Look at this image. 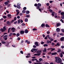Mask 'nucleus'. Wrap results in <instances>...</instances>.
I'll list each match as a JSON object with an SVG mask.
<instances>
[{
	"instance_id": "69168bd1",
	"label": "nucleus",
	"mask_w": 64,
	"mask_h": 64,
	"mask_svg": "<svg viewBox=\"0 0 64 64\" xmlns=\"http://www.w3.org/2000/svg\"><path fill=\"white\" fill-rule=\"evenodd\" d=\"M29 57H30V56H26V58H29Z\"/></svg>"
},
{
	"instance_id": "20e7f679",
	"label": "nucleus",
	"mask_w": 64,
	"mask_h": 64,
	"mask_svg": "<svg viewBox=\"0 0 64 64\" xmlns=\"http://www.w3.org/2000/svg\"><path fill=\"white\" fill-rule=\"evenodd\" d=\"M57 54V52H54L52 53H51V55H56V54Z\"/></svg>"
},
{
	"instance_id": "ea45409f",
	"label": "nucleus",
	"mask_w": 64,
	"mask_h": 64,
	"mask_svg": "<svg viewBox=\"0 0 64 64\" xmlns=\"http://www.w3.org/2000/svg\"><path fill=\"white\" fill-rule=\"evenodd\" d=\"M61 50L60 49H58V50L57 51L58 52H61Z\"/></svg>"
},
{
	"instance_id": "79ce46f5",
	"label": "nucleus",
	"mask_w": 64,
	"mask_h": 64,
	"mask_svg": "<svg viewBox=\"0 0 64 64\" xmlns=\"http://www.w3.org/2000/svg\"><path fill=\"white\" fill-rule=\"evenodd\" d=\"M37 9H39L40 8V6H37Z\"/></svg>"
},
{
	"instance_id": "8fccbe9b",
	"label": "nucleus",
	"mask_w": 64,
	"mask_h": 64,
	"mask_svg": "<svg viewBox=\"0 0 64 64\" xmlns=\"http://www.w3.org/2000/svg\"><path fill=\"white\" fill-rule=\"evenodd\" d=\"M56 45L58 46H60V44L58 43H57L56 44Z\"/></svg>"
},
{
	"instance_id": "680f3d73",
	"label": "nucleus",
	"mask_w": 64,
	"mask_h": 64,
	"mask_svg": "<svg viewBox=\"0 0 64 64\" xmlns=\"http://www.w3.org/2000/svg\"><path fill=\"white\" fill-rule=\"evenodd\" d=\"M50 41H53V39L52 38H51L50 40Z\"/></svg>"
},
{
	"instance_id": "58836bf2",
	"label": "nucleus",
	"mask_w": 64,
	"mask_h": 64,
	"mask_svg": "<svg viewBox=\"0 0 64 64\" xmlns=\"http://www.w3.org/2000/svg\"><path fill=\"white\" fill-rule=\"evenodd\" d=\"M20 39H21V38H20V37H18L17 38V40L18 41H19V40H20Z\"/></svg>"
},
{
	"instance_id": "393cba45",
	"label": "nucleus",
	"mask_w": 64,
	"mask_h": 64,
	"mask_svg": "<svg viewBox=\"0 0 64 64\" xmlns=\"http://www.w3.org/2000/svg\"><path fill=\"white\" fill-rule=\"evenodd\" d=\"M1 43L2 44H5V43H6V42L2 41L1 42Z\"/></svg>"
},
{
	"instance_id": "4d7b16f0",
	"label": "nucleus",
	"mask_w": 64,
	"mask_h": 64,
	"mask_svg": "<svg viewBox=\"0 0 64 64\" xmlns=\"http://www.w3.org/2000/svg\"><path fill=\"white\" fill-rule=\"evenodd\" d=\"M46 5L48 6H49V3H47L46 4Z\"/></svg>"
},
{
	"instance_id": "b1692460",
	"label": "nucleus",
	"mask_w": 64,
	"mask_h": 64,
	"mask_svg": "<svg viewBox=\"0 0 64 64\" xmlns=\"http://www.w3.org/2000/svg\"><path fill=\"white\" fill-rule=\"evenodd\" d=\"M52 50H51L50 51H54V50H55V48H52Z\"/></svg>"
},
{
	"instance_id": "49530a36",
	"label": "nucleus",
	"mask_w": 64,
	"mask_h": 64,
	"mask_svg": "<svg viewBox=\"0 0 64 64\" xmlns=\"http://www.w3.org/2000/svg\"><path fill=\"white\" fill-rule=\"evenodd\" d=\"M37 28H34L32 29V30L34 31H35V30H37Z\"/></svg>"
},
{
	"instance_id": "09e8293b",
	"label": "nucleus",
	"mask_w": 64,
	"mask_h": 64,
	"mask_svg": "<svg viewBox=\"0 0 64 64\" xmlns=\"http://www.w3.org/2000/svg\"><path fill=\"white\" fill-rule=\"evenodd\" d=\"M54 44H55L53 42H52V46H54Z\"/></svg>"
},
{
	"instance_id": "f03ea898",
	"label": "nucleus",
	"mask_w": 64,
	"mask_h": 64,
	"mask_svg": "<svg viewBox=\"0 0 64 64\" xmlns=\"http://www.w3.org/2000/svg\"><path fill=\"white\" fill-rule=\"evenodd\" d=\"M20 4H19V3H18L17 4V8L18 9H20Z\"/></svg>"
},
{
	"instance_id": "338daca9",
	"label": "nucleus",
	"mask_w": 64,
	"mask_h": 64,
	"mask_svg": "<svg viewBox=\"0 0 64 64\" xmlns=\"http://www.w3.org/2000/svg\"><path fill=\"white\" fill-rule=\"evenodd\" d=\"M60 35H62V36H63L64 35V34H63L62 33H60Z\"/></svg>"
},
{
	"instance_id": "bb28decb",
	"label": "nucleus",
	"mask_w": 64,
	"mask_h": 64,
	"mask_svg": "<svg viewBox=\"0 0 64 64\" xmlns=\"http://www.w3.org/2000/svg\"><path fill=\"white\" fill-rule=\"evenodd\" d=\"M61 18L62 19H63L64 18V15H62V16H61Z\"/></svg>"
},
{
	"instance_id": "72a5a7b5",
	"label": "nucleus",
	"mask_w": 64,
	"mask_h": 64,
	"mask_svg": "<svg viewBox=\"0 0 64 64\" xmlns=\"http://www.w3.org/2000/svg\"><path fill=\"white\" fill-rule=\"evenodd\" d=\"M0 30H1L2 32H4L5 31V30H4V29H0Z\"/></svg>"
},
{
	"instance_id": "aec40b11",
	"label": "nucleus",
	"mask_w": 64,
	"mask_h": 64,
	"mask_svg": "<svg viewBox=\"0 0 64 64\" xmlns=\"http://www.w3.org/2000/svg\"><path fill=\"white\" fill-rule=\"evenodd\" d=\"M46 27H50L47 24H46Z\"/></svg>"
},
{
	"instance_id": "6e6d98bb",
	"label": "nucleus",
	"mask_w": 64,
	"mask_h": 64,
	"mask_svg": "<svg viewBox=\"0 0 64 64\" xmlns=\"http://www.w3.org/2000/svg\"><path fill=\"white\" fill-rule=\"evenodd\" d=\"M61 47L62 49L64 48V46H61Z\"/></svg>"
},
{
	"instance_id": "0e129e2a",
	"label": "nucleus",
	"mask_w": 64,
	"mask_h": 64,
	"mask_svg": "<svg viewBox=\"0 0 64 64\" xmlns=\"http://www.w3.org/2000/svg\"><path fill=\"white\" fill-rule=\"evenodd\" d=\"M38 10H39V11H40V12H42V11H41V8H39Z\"/></svg>"
},
{
	"instance_id": "a19ab883",
	"label": "nucleus",
	"mask_w": 64,
	"mask_h": 64,
	"mask_svg": "<svg viewBox=\"0 0 64 64\" xmlns=\"http://www.w3.org/2000/svg\"><path fill=\"white\" fill-rule=\"evenodd\" d=\"M26 9H27V8L26 7H24L23 8V10H26Z\"/></svg>"
},
{
	"instance_id": "7ed1b4c3",
	"label": "nucleus",
	"mask_w": 64,
	"mask_h": 64,
	"mask_svg": "<svg viewBox=\"0 0 64 64\" xmlns=\"http://www.w3.org/2000/svg\"><path fill=\"white\" fill-rule=\"evenodd\" d=\"M11 30H12V32H14L16 30V29L14 28H11Z\"/></svg>"
},
{
	"instance_id": "13d9d810",
	"label": "nucleus",
	"mask_w": 64,
	"mask_h": 64,
	"mask_svg": "<svg viewBox=\"0 0 64 64\" xmlns=\"http://www.w3.org/2000/svg\"><path fill=\"white\" fill-rule=\"evenodd\" d=\"M49 2L50 3H52L53 2V1L52 0H50L49 1Z\"/></svg>"
},
{
	"instance_id": "603ef678",
	"label": "nucleus",
	"mask_w": 64,
	"mask_h": 64,
	"mask_svg": "<svg viewBox=\"0 0 64 64\" xmlns=\"http://www.w3.org/2000/svg\"><path fill=\"white\" fill-rule=\"evenodd\" d=\"M62 31L63 33H64V29H62Z\"/></svg>"
},
{
	"instance_id": "412c9836",
	"label": "nucleus",
	"mask_w": 64,
	"mask_h": 64,
	"mask_svg": "<svg viewBox=\"0 0 64 64\" xmlns=\"http://www.w3.org/2000/svg\"><path fill=\"white\" fill-rule=\"evenodd\" d=\"M24 21L25 22H28V20L27 18H26L25 19Z\"/></svg>"
},
{
	"instance_id": "37998d69",
	"label": "nucleus",
	"mask_w": 64,
	"mask_h": 64,
	"mask_svg": "<svg viewBox=\"0 0 64 64\" xmlns=\"http://www.w3.org/2000/svg\"><path fill=\"white\" fill-rule=\"evenodd\" d=\"M22 26H25V24L24 23H23L22 24Z\"/></svg>"
},
{
	"instance_id": "4be33fe9",
	"label": "nucleus",
	"mask_w": 64,
	"mask_h": 64,
	"mask_svg": "<svg viewBox=\"0 0 64 64\" xmlns=\"http://www.w3.org/2000/svg\"><path fill=\"white\" fill-rule=\"evenodd\" d=\"M12 34H13L12 32L10 33V34H9V36H12Z\"/></svg>"
},
{
	"instance_id": "2f4dec72",
	"label": "nucleus",
	"mask_w": 64,
	"mask_h": 64,
	"mask_svg": "<svg viewBox=\"0 0 64 64\" xmlns=\"http://www.w3.org/2000/svg\"><path fill=\"white\" fill-rule=\"evenodd\" d=\"M38 5L39 6H41V4L38 3Z\"/></svg>"
},
{
	"instance_id": "864d4df0",
	"label": "nucleus",
	"mask_w": 64,
	"mask_h": 64,
	"mask_svg": "<svg viewBox=\"0 0 64 64\" xmlns=\"http://www.w3.org/2000/svg\"><path fill=\"white\" fill-rule=\"evenodd\" d=\"M20 53L21 54H23V52L21 50L20 51Z\"/></svg>"
},
{
	"instance_id": "c85d7f7f",
	"label": "nucleus",
	"mask_w": 64,
	"mask_h": 64,
	"mask_svg": "<svg viewBox=\"0 0 64 64\" xmlns=\"http://www.w3.org/2000/svg\"><path fill=\"white\" fill-rule=\"evenodd\" d=\"M43 46L44 47H47V46H48V45L47 44H44Z\"/></svg>"
},
{
	"instance_id": "052dcab7",
	"label": "nucleus",
	"mask_w": 64,
	"mask_h": 64,
	"mask_svg": "<svg viewBox=\"0 0 64 64\" xmlns=\"http://www.w3.org/2000/svg\"><path fill=\"white\" fill-rule=\"evenodd\" d=\"M44 42H41L40 44H44Z\"/></svg>"
},
{
	"instance_id": "f3484780",
	"label": "nucleus",
	"mask_w": 64,
	"mask_h": 64,
	"mask_svg": "<svg viewBox=\"0 0 64 64\" xmlns=\"http://www.w3.org/2000/svg\"><path fill=\"white\" fill-rule=\"evenodd\" d=\"M60 57L61 58H62L63 56V54H62V53H61L60 54Z\"/></svg>"
},
{
	"instance_id": "a878e982",
	"label": "nucleus",
	"mask_w": 64,
	"mask_h": 64,
	"mask_svg": "<svg viewBox=\"0 0 64 64\" xmlns=\"http://www.w3.org/2000/svg\"><path fill=\"white\" fill-rule=\"evenodd\" d=\"M26 14H29V13H30V12L28 10L26 11Z\"/></svg>"
},
{
	"instance_id": "9d476101",
	"label": "nucleus",
	"mask_w": 64,
	"mask_h": 64,
	"mask_svg": "<svg viewBox=\"0 0 64 64\" xmlns=\"http://www.w3.org/2000/svg\"><path fill=\"white\" fill-rule=\"evenodd\" d=\"M24 32L25 33H28V30H24Z\"/></svg>"
},
{
	"instance_id": "7c9ffc66",
	"label": "nucleus",
	"mask_w": 64,
	"mask_h": 64,
	"mask_svg": "<svg viewBox=\"0 0 64 64\" xmlns=\"http://www.w3.org/2000/svg\"><path fill=\"white\" fill-rule=\"evenodd\" d=\"M11 14H9L8 15V17H11Z\"/></svg>"
},
{
	"instance_id": "4c0bfd02",
	"label": "nucleus",
	"mask_w": 64,
	"mask_h": 64,
	"mask_svg": "<svg viewBox=\"0 0 64 64\" xmlns=\"http://www.w3.org/2000/svg\"><path fill=\"white\" fill-rule=\"evenodd\" d=\"M39 60L40 61H42V59L40 58L39 59Z\"/></svg>"
},
{
	"instance_id": "6ab92c4d",
	"label": "nucleus",
	"mask_w": 64,
	"mask_h": 64,
	"mask_svg": "<svg viewBox=\"0 0 64 64\" xmlns=\"http://www.w3.org/2000/svg\"><path fill=\"white\" fill-rule=\"evenodd\" d=\"M60 14L61 15H64V12H61L60 13Z\"/></svg>"
},
{
	"instance_id": "dca6fc26",
	"label": "nucleus",
	"mask_w": 64,
	"mask_h": 64,
	"mask_svg": "<svg viewBox=\"0 0 64 64\" xmlns=\"http://www.w3.org/2000/svg\"><path fill=\"white\" fill-rule=\"evenodd\" d=\"M4 4L5 5H7L8 4V2H6L4 3Z\"/></svg>"
},
{
	"instance_id": "a211bd4d",
	"label": "nucleus",
	"mask_w": 64,
	"mask_h": 64,
	"mask_svg": "<svg viewBox=\"0 0 64 64\" xmlns=\"http://www.w3.org/2000/svg\"><path fill=\"white\" fill-rule=\"evenodd\" d=\"M48 11L51 13H52V12H53V10L51 9L48 10Z\"/></svg>"
},
{
	"instance_id": "bf43d9fd",
	"label": "nucleus",
	"mask_w": 64,
	"mask_h": 64,
	"mask_svg": "<svg viewBox=\"0 0 64 64\" xmlns=\"http://www.w3.org/2000/svg\"><path fill=\"white\" fill-rule=\"evenodd\" d=\"M47 36H46L44 38L45 40H47Z\"/></svg>"
},
{
	"instance_id": "c756f323",
	"label": "nucleus",
	"mask_w": 64,
	"mask_h": 64,
	"mask_svg": "<svg viewBox=\"0 0 64 64\" xmlns=\"http://www.w3.org/2000/svg\"><path fill=\"white\" fill-rule=\"evenodd\" d=\"M8 36V35H5L4 36V38H5L6 37V38H7Z\"/></svg>"
},
{
	"instance_id": "39448f33",
	"label": "nucleus",
	"mask_w": 64,
	"mask_h": 64,
	"mask_svg": "<svg viewBox=\"0 0 64 64\" xmlns=\"http://www.w3.org/2000/svg\"><path fill=\"white\" fill-rule=\"evenodd\" d=\"M56 31L57 32H59L60 31V28H57L56 29Z\"/></svg>"
},
{
	"instance_id": "5701e85b",
	"label": "nucleus",
	"mask_w": 64,
	"mask_h": 64,
	"mask_svg": "<svg viewBox=\"0 0 64 64\" xmlns=\"http://www.w3.org/2000/svg\"><path fill=\"white\" fill-rule=\"evenodd\" d=\"M18 24H19V23H20V22H21V20H20L19 19L18 20Z\"/></svg>"
},
{
	"instance_id": "6e6552de",
	"label": "nucleus",
	"mask_w": 64,
	"mask_h": 64,
	"mask_svg": "<svg viewBox=\"0 0 64 64\" xmlns=\"http://www.w3.org/2000/svg\"><path fill=\"white\" fill-rule=\"evenodd\" d=\"M34 44L36 46H39V44H38V42H36Z\"/></svg>"
},
{
	"instance_id": "5fc2aeb1",
	"label": "nucleus",
	"mask_w": 64,
	"mask_h": 64,
	"mask_svg": "<svg viewBox=\"0 0 64 64\" xmlns=\"http://www.w3.org/2000/svg\"><path fill=\"white\" fill-rule=\"evenodd\" d=\"M20 16H22V15H23V14L22 13H20Z\"/></svg>"
},
{
	"instance_id": "4468645a",
	"label": "nucleus",
	"mask_w": 64,
	"mask_h": 64,
	"mask_svg": "<svg viewBox=\"0 0 64 64\" xmlns=\"http://www.w3.org/2000/svg\"><path fill=\"white\" fill-rule=\"evenodd\" d=\"M19 36H20V34L19 33H18L16 34V37H19Z\"/></svg>"
},
{
	"instance_id": "f8f14e48",
	"label": "nucleus",
	"mask_w": 64,
	"mask_h": 64,
	"mask_svg": "<svg viewBox=\"0 0 64 64\" xmlns=\"http://www.w3.org/2000/svg\"><path fill=\"white\" fill-rule=\"evenodd\" d=\"M47 51V50H46V48H45L44 50H43V52H45Z\"/></svg>"
},
{
	"instance_id": "9b49d317",
	"label": "nucleus",
	"mask_w": 64,
	"mask_h": 64,
	"mask_svg": "<svg viewBox=\"0 0 64 64\" xmlns=\"http://www.w3.org/2000/svg\"><path fill=\"white\" fill-rule=\"evenodd\" d=\"M20 32L21 34H24V31L23 30H21Z\"/></svg>"
},
{
	"instance_id": "473e14b6",
	"label": "nucleus",
	"mask_w": 64,
	"mask_h": 64,
	"mask_svg": "<svg viewBox=\"0 0 64 64\" xmlns=\"http://www.w3.org/2000/svg\"><path fill=\"white\" fill-rule=\"evenodd\" d=\"M3 18H4V19H6V18H7V16H3Z\"/></svg>"
},
{
	"instance_id": "c9c22d12",
	"label": "nucleus",
	"mask_w": 64,
	"mask_h": 64,
	"mask_svg": "<svg viewBox=\"0 0 64 64\" xmlns=\"http://www.w3.org/2000/svg\"><path fill=\"white\" fill-rule=\"evenodd\" d=\"M52 49V48H49L47 50L48 51H49V50H51Z\"/></svg>"
},
{
	"instance_id": "f257e3e1",
	"label": "nucleus",
	"mask_w": 64,
	"mask_h": 64,
	"mask_svg": "<svg viewBox=\"0 0 64 64\" xmlns=\"http://www.w3.org/2000/svg\"><path fill=\"white\" fill-rule=\"evenodd\" d=\"M56 62H57V63H60L62 62V60L59 57L56 56L55 57Z\"/></svg>"
},
{
	"instance_id": "a18cd8bd",
	"label": "nucleus",
	"mask_w": 64,
	"mask_h": 64,
	"mask_svg": "<svg viewBox=\"0 0 64 64\" xmlns=\"http://www.w3.org/2000/svg\"><path fill=\"white\" fill-rule=\"evenodd\" d=\"M16 20H17V18H16V17H14V20L16 21Z\"/></svg>"
},
{
	"instance_id": "3c124183",
	"label": "nucleus",
	"mask_w": 64,
	"mask_h": 64,
	"mask_svg": "<svg viewBox=\"0 0 64 64\" xmlns=\"http://www.w3.org/2000/svg\"><path fill=\"white\" fill-rule=\"evenodd\" d=\"M29 15H26V17H27V18H28V17H29Z\"/></svg>"
},
{
	"instance_id": "2eb2a0df",
	"label": "nucleus",
	"mask_w": 64,
	"mask_h": 64,
	"mask_svg": "<svg viewBox=\"0 0 64 64\" xmlns=\"http://www.w3.org/2000/svg\"><path fill=\"white\" fill-rule=\"evenodd\" d=\"M45 26V25L44 24H42L41 25L42 27H44Z\"/></svg>"
},
{
	"instance_id": "e2e57ef3",
	"label": "nucleus",
	"mask_w": 64,
	"mask_h": 64,
	"mask_svg": "<svg viewBox=\"0 0 64 64\" xmlns=\"http://www.w3.org/2000/svg\"><path fill=\"white\" fill-rule=\"evenodd\" d=\"M20 18V17L19 16H17V18L18 19H19Z\"/></svg>"
},
{
	"instance_id": "de8ad7c7",
	"label": "nucleus",
	"mask_w": 64,
	"mask_h": 64,
	"mask_svg": "<svg viewBox=\"0 0 64 64\" xmlns=\"http://www.w3.org/2000/svg\"><path fill=\"white\" fill-rule=\"evenodd\" d=\"M5 40H7V39H8V38H4Z\"/></svg>"
},
{
	"instance_id": "ddd939ff",
	"label": "nucleus",
	"mask_w": 64,
	"mask_h": 64,
	"mask_svg": "<svg viewBox=\"0 0 64 64\" xmlns=\"http://www.w3.org/2000/svg\"><path fill=\"white\" fill-rule=\"evenodd\" d=\"M41 52H42L41 51H37L36 52V53H40Z\"/></svg>"
},
{
	"instance_id": "774afa93",
	"label": "nucleus",
	"mask_w": 64,
	"mask_h": 64,
	"mask_svg": "<svg viewBox=\"0 0 64 64\" xmlns=\"http://www.w3.org/2000/svg\"><path fill=\"white\" fill-rule=\"evenodd\" d=\"M44 64H49L47 62H46L44 63Z\"/></svg>"
},
{
	"instance_id": "0eeeda50",
	"label": "nucleus",
	"mask_w": 64,
	"mask_h": 64,
	"mask_svg": "<svg viewBox=\"0 0 64 64\" xmlns=\"http://www.w3.org/2000/svg\"><path fill=\"white\" fill-rule=\"evenodd\" d=\"M6 24L8 25H11V24L10 23V22L9 21H8L6 22Z\"/></svg>"
},
{
	"instance_id": "423d86ee",
	"label": "nucleus",
	"mask_w": 64,
	"mask_h": 64,
	"mask_svg": "<svg viewBox=\"0 0 64 64\" xmlns=\"http://www.w3.org/2000/svg\"><path fill=\"white\" fill-rule=\"evenodd\" d=\"M60 40L61 41H64V37H61Z\"/></svg>"
},
{
	"instance_id": "f704fd0d",
	"label": "nucleus",
	"mask_w": 64,
	"mask_h": 64,
	"mask_svg": "<svg viewBox=\"0 0 64 64\" xmlns=\"http://www.w3.org/2000/svg\"><path fill=\"white\" fill-rule=\"evenodd\" d=\"M14 21V20H13L11 21L10 23H12V22H13Z\"/></svg>"
},
{
	"instance_id": "e433bc0d",
	"label": "nucleus",
	"mask_w": 64,
	"mask_h": 64,
	"mask_svg": "<svg viewBox=\"0 0 64 64\" xmlns=\"http://www.w3.org/2000/svg\"><path fill=\"white\" fill-rule=\"evenodd\" d=\"M34 6L36 7H37L38 6V4H34Z\"/></svg>"
},
{
	"instance_id": "c03bdc74",
	"label": "nucleus",
	"mask_w": 64,
	"mask_h": 64,
	"mask_svg": "<svg viewBox=\"0 0 64 64\" xmlns=\"http://www.w3.org/2000/svg\"><path fill=\"white\" fill-rule=\"evenodd\" d=\"M19 13H20V12H17V13L16 14V15H18Z\"/></svg>"
},
{
	"instance_id": "1a4fd4ad",
	"label": "nucleus",
	"mask_w": 64,
	"mask_h": 64,
	"mask_svg": "<svg viewBox=\"0 0 64 64\" xmlns=\"http://www.w3.org/2000/svg\"><path fill=\"white\" fill-rule=\"evenodd\" d=\"M56 24V27H58L61 24L59 22Z\"/></svg>"
},
{
	"instance_id": "cd10ccee",
	"label": "nucleus",
	"mask_w": 64,
	"mask_h": 64,
	"mask_svg": "<svg viewBox=\"0 0 64 64\" xmlns=\"http://www.w3.org/2000/svg\"><path fill=\"white\" fill-rule=\"evenodd\" d=\"M22 13H26V11L25 10H23L22 11Z\"/></svg>"
}]
</instances>
